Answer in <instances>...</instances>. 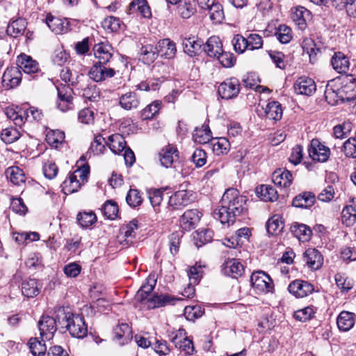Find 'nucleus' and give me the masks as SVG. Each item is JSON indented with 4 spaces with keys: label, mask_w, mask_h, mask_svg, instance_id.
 Returning <instances> with one entry per match:
<instances>
[{
    "label": "nucleus",
    "mask_w": 356,
    "mask_h": 356,
    "mask_svg": "<svg viewBox=\"0 0 356 356\" xmlns=\"http://www.w3.org/2000/svg\"><path fill=\"white\" fill-rule=\"evenodd\" d=\"M106 65L99 62L95 63L88 72L89 77L96 82L103 81L108 78L113 77L115 75V70L106 67Z\"/></svg>",
    "instance_id": "obj_9"
},
{
    "label": "nucleus",
    "mask_w": 356,
    "mask_h": 356,
    "mask_svg": "<svg viewBox=\"0 0 356 356\" xmlns=\"http://www.w3.org/2000/svg\"><path fill=\"white\" fill-rule=\"evenodd\" d=\"M161 102L160 101H154L152 104L147 106L141 111L140 116L144 120L153 118L159 111Z\"/></svg>",
    "instance_id": "obj_50"
},
{
    "label": "nucleus",
    "mask_w": 356,
    "mask_h": 356,
    "mask_svg": "<svg viewBox=\"0 0 356 356\" xmlns=\"http://www.w3.org/2000/svg\"><path fill=\"white\" fill-rule=\"evenodd\" d=\"M250 282L257 293H273L274 284L271 277L265 272L258 270L252 273Z\"/></svg>",
    "instance_id": "obj_3"
},
{
    "label": "nucleus",
    "mask_w": 356,
    "mask_h": 356,
    "mask_svg": "<svg viewBox=\"0 0 356 356\" xmlns=\"http://www.w3.org/2000/svg\"><path fill=\"white\" fill-rule=\"evenodd\" d=\"M180 298H175L174 296L165 294L155 295L149 298L146 302L147 307L149 309L164 307L168 305H175L177 300Z\"/></svg>",
    "instance_id": "obj_18"
},
{
    "label": "nucleus",
    "mask_w": 356,
    "mask_h": 356,
    "mask_svg": "<svg viewBox=\"0 0 356 356\" xmlns=\"http://www.w3.org/2000/svg\"><path fill=\"white\" fill-rule=\"evenodd\" d=\"M42 288L40 282L33 278H28L22 283V293L28 298H33L38 296Z\"/></svg>",
    "instance_id": "obj_25"
},
{
    "label": "nucleus",
    "mask_w": 356,
    "mask_h": 356,
    "mask_svg": "<svg viewBox=\"0 0 356 356\" xmlns=\"http://www.w3.org/2000/svg\"><path fill=\"white\" fill-rule=\"evenodd\" d=\"M308 152L313 160L319 162L326 161L330 154V149L321 143L318 139H313L311 141Z\"/></svg>",
    "instance_id": "obj_11"
},
{
    "label": "nucleus",
    "mask_w": 356,
    "mask_h": 356,
    "mask_svg": "<svg viewBox=\"0 0 356 356\" xmlns=\"http://www.w3.org/2000/svg\"><path fill=\"white\" fill-rule=\"evenodd\" d=\"M21 136L19 131L13 127L6 128L1 134V140L6 143H12L18 140Z\"/></svg>",
    "instance_id": "obj_55"
},
{
    "label": "nucleus",
    "mask_w": 356,
    "mask_h": 356,
    "mask_svg": "<svg viewBox=\"0 0 356 356\" xmlns=\"http://www.w3.org/2000/svg\"><path fill=\"white\" fill-rule=\"evenodd\" d=\"M294 91L298 95L311 96L316 90L314 81L308 76H302L297 79L293 84Z\"/></svg>",
    "instance_id": "obj_12"
},
{
    "label": "nucleus",
    "mask_w": 356,
    "mask_h": 356,
    "mask_svg": "<svg viewBox=\"0 0 356 356\" xmlns=\"http://www.w3.org/2000/svg\"><path fill=\"white\" fill-rule=\"evenodd\" d=\"M234 49L238 54L243 53L248 49L247 39L241 35H235L232 40Z\"/></svg>",
    "instance_id": "obj_61"
},
{
    "label": "nucleus",
    "mask_w": 356,
    "mask_h": 356,
    "mask_svg": "<svg viewBox=\"0 0 356 356\" xmlns=\"http://www.w3.org/2000/svg\"><path fill=\"white\" fill-rule=\"evenodd\" d=\"M201 218V213L197 209L187 210L181 218V225L184 229L191 230L197 225Z\"/></svg>",
    "instance_id": "obj_21"
},
{
    "label": "nucleus",
    "mask_w": 356,
    "mask_h": 356,
    "mask_svg": "<svg viewBox=\"0 0 356 356\" xmlns=\"http://www.w3.org/2000/svg\"><path fill=\"white\" fill-rule=\"evenodd\" d=\"M240 92V83L238 79L231 77L225 79L218 88V93L225 99L236 97Z\"/></svg>",
    "instance_id": "obj_6"
},
{
    "label": "nucleus",
    "mask_w": 356,
    "mask_h": 356,
    "mask_svg": "<svg viewBox=\"0 0 356 356\" xmlns=\"http://www.w3.org/2000/svg\"><path fill=\"white\" fill-rule=\"evenodd\" d=\"M212 150L216 155L226 154L229 150V143L225 138H218L211 140Z\"/></svg>",
    "instance_id": "obj_44"
},
{
    "label": "nucleus",
    "mask_w": 356,
    "mask_h": 356,
    "mask_svg": "<svg viewBox=\"0 0 356 356\" xmlns=\"http://www.w3.org/2000/svg\"><path fill=\"white\" fill-rule=\"evenodd\" d=\"M156 46L146 44L142 46L139 51V59L145 64L152 63L158 56Z\"/></svg>",
    "instance_id": "obj_32"
},
{
    "label": "nucleus",
    "mask_w": 356,
    "mask_h": 356,
    "mask_svg": "<svg viewBox=\"0 0 356 356\" xmlns=\"http://www.w3.org/2000/svg\"><path fill=\"white\" fill-rule=\"evenodd\" d=\"M69 58V54L64 49L63 46H58L52 54L53 62L58 65H62L67 62Z\"/></svg>",
    "instance_id": "obj_57"
},
{
    "label": "nucleus",
    "mask_w": 356,
    "mask_h": 356,
    "mask_svg": "<svg viewBox=\"0 0 356 356\" xmlns=\"http://www.w3.org/2000/svg\"><path fill=\"white\" fill-rule=\"evenodd\" d=\"M102 25L106 31L111 32L117 31L120 27V21L117 17L109 16L103 20Z\"/></svg>",
    "instance_id": "obj_63"
},
{
    "label": "nucleus",
    "mask_w": 356,
    "mask_h": 356,
    "mask_svg": "<svg viewBox=\"0 0 356 356\" xmlns=\"http://www.w3.org/2000/svg\"><path fill=\"white\" fill-rule=\"evenodd\" d=\"M288 291L295 297L302 298L312 294L314 286L307 281L296 280L289 284Z\"/></svg>",
    "instance_id": "obj_8"
},
{
    "label": "nucleus",
    "mask_w": 356,
    "mask_h": 356,
    "mask_svg": "<svg viewBox=\"0 0 356 356\" xmlns=\"http://www.w3.org/2000/svg\"><path fill=\"white\" fill-rule=\"evenodd\" d=\"M65 133L60 130H50L46 135L47 143L55 148H58L64 142Z\"/></svg>",
    "instance_id": "obj_45"
},
{
    "label": "nucleus",
    "mask_w": 356,
    "mask_h": 356,
    "mask_svg": "<svg viewBox=\"0 0 356 356\" xmlns=\"http://www.w3.org/2000/svg\"><path fill=\"white\" fill-rule=\"evenodd\" d=\"M88 174V166L79 168L70 174L68 177L62 184L64 193L65 194H70L78 191L81 185L86 181Z\"/></svg>",
    "instance_id": "obj_2"
},
{
    "label": "nucleus",
    "mask_w": 356,
    "mask_h": 356,
    "mask_svg": "<svg viewBox=\"0 0 356 356\" xmlns=\"http://www.w3.org/2000/svg\"><path fill=\"white\" fill-rule=\"evenodd\" d=\"M127 204L131 207H136L141 204L143 199L140 192L136 189H130L126 197Z\"/></svg>",
    "instance_id": "obj_64"
},
{
    "label": "nucleus",
    "mask_w": 356,
    "mask_h": 356,
    "mask_svg": "<svg viewBox=\"0 0 356 356\" xmlns=\"http://www.w3.org/2000/svg\"><path fill=\"white\" fill-rule=\"evenodd\" d=\"M315 195L312 192H304L297 195L293 200V205L299 208H309L315 202Z\"/></svg>",
    "instance_id": "obj_39"
},
{
    "label": "nucleus",
    "mask_w": 356,
    "mask_h": 356,
    "mask_svg": "<svg viewBox=\"0 0 356 356\" xmlns=\"http://www.w3.org/2000/svg\"><path fill=\"white\" fill-rule=\"evenodd\" d=\"M38 328L42 341H49L57 330L56 320L49 316H42L38 322Z\"/></svg>",
    "instance_id": "obj_10"
},
{
    "label": "nucleus",
    "mask_w": 356,
    "mask_h": 356,
    "mask_svg": "<svg viewBox=\"0 0 356 356\" xmlns=\"http://www.w3.org/2000/svg\"><path fill=\"white\" fill-rule=\"evenodd\" d=\"M129 14L139 13L142 17L149 18L152 15L150 8L146 0H135L130 3Z\"/></svg>",
    "instance_id": "obj_31"
},
{
    "label": "nucleus",
    "mask_w": 356,
    "mask_h": 356,
    "mask_svg": "<svg viewBox=\"0 0 356 356\" xmlns=\"http://www.w3.org/2000/svg\"><path fill=\"white\" fill-rule=\"evenodd\" d=\"M293 236L302 242L308 241L312 234L310 227L305 224L293 222L291 226Z\"/></svg>",
    "instance_id": "obj_29"
},
{
    "label": "nucleus",
    "mask_w": 356,
    "mask_h": 356,
    "mask_svg": "<svg viewBox=\"0 0 356 356\" xmlns=\"http://www.w3.org/2000/svg\"><path fill=\"white\" fill-rule=\"evenodd\" d=\"M265 113L270 120H280L283 113L281 104L276 101L269 102L265 108Z\"/></svg>",
    "instance_id": "obj_41"
},
{
    "label": "nucleus",
    "mask_w": 356,
    "mask_h": 356,
    "mask_svg": "<svg viewBox=\"0 0 356 356\" xmlns=\"http://www.w3.org/2000/svg\"><path fill=\"white\" fill-rule=\"evenodd\" d=\"M22 79L21 71L19 68L12 67L8 68L2 76V81L4 85L10 88H14L19 85Z\"/></svg>",
    "instance_id": "obj_24"
},
{
    "label": "nucleus",
    "mask_w": 356,
    "mask_h": 356,
    "mask_svg": "<svg viewBox=\"0 0 356 356\" xmlns=\"http://www.w3.org/2000/svg\"><path fill=\"white\" fill-rule=\"evenodd\" d=\"M28 345L33 355L40 356L45 354L47 350L46 345L39 341L38 338H31L29 341Z\"/></svg>",
    "instance_id": "obj_54"
},
{
    "label": "nucleus",
    "mask_w": 356,
    "mask_h": 356,
    "mask_svg": "<svg viewBox=\"0 0 356 356\" xmlns=\"http://www.w3.org/2000/svg\"><path fill=\"white\" fill-rule=\"evenodd\" d=\"M193 200V193L191 191L181 190L175 192L169 198V205L175 209L187 206Z\"/></svg>",
    "instance_id": "obj_13"
},
{
    "label": "nucleus",
    "mask_w": 356,
    "mask_h": 356,
    "mask_svg": "<svg viewBox=\"0 0 356 356\" xmlns=\"http://www.w3.org/2000/svg\"><path fill=\"white\" fill-rule=\"evenodd\" d=\"M104 215L108 219H115L118 213V207L117 204L112 200H108L102 207Z\"/></svg>",
    "instance_id": "obj_60"
},
{
    "label": "nucleus",
    "mask_w": 356,
    "mask_h": 356,
    "mask_svg": "<svg viewBox=\"0 0 356 356\" xmlns=\"http://www.w3.org/2000/svg\"><path fill=\"white\" fill-rule=\"evenodd\" d=\"M275 36L280 42L286 44L292 38L291 29L286 25H280L276 31Z\"/></svg>",
    "instance_id": "obj_58"
},
{
    "label": "nucleus",
    "mask_w": 356,
    "mask_h": 356,
    "mask_svg": "<svg viewBox=\"0 0 356 356\" xmlns=\"http://www.w3.org/2000/svg\"><path fill=\"white\" fill-rule=\"evenodd\" d=\"M95 57L100 63L107 64L113 54V48L107 41L100 42L93 47Z\"/></svg>",
    "instance_id": "obj_14"
},
{
    "label": "nucleus",
    "mask_w": 356,
    "mask_h": 356,
    "mask_svg": "<svg viewBox=\"0 0 356 356\" xmlns=\"http://www.w3.org/2000/svg\"><path fill=\"white\" fill-rule=\"evenodd\" d=\"M354 313L343 311L338 316L337 323L339 329L342 331H348L355 324Z\"/></svg>",
    "instance_id": "obj_34"
},
{
    "label": "nucleus",
    "mask_w": 356,
    "mask_h": 356,
    "mask_svg": "<svg viewBox=\"0 0 356 356\" xmlns=\"http://www.w3.org/2000/svg\"><path fill=\"white\" fill-rule=\"evenodd\" d=\"M209 11V17L214 23H220L224 17V11L222 6L218 2L216 1L207 8Z\"/></svg>",
    "instance_id": "obj_48"
},
{
    "label": "nucleus",
    "mask_w": 356,
    "mask_h": 356,
    "mask_svg": "<svg viewBox=\"0 0 356 356\" xmlns=\"http://www.w3.org/2000/svg\"><path fill=\"white\" fill-rule=\"evenodd\" d=\"M309 11L305 7L299 6L296 7L292 13L291 17L300 29H304L306 26L307 18L309 17Z\"/></svg>",
    "instance_id": "obj_46"
},
{
    "label": "nucleus",
    "mask_w": 356,
    "mask_h": 356,
    "mask_svg": "<svg viewBox=\"0 0 356 356\" xmlns=\"http://www.w3.org/2000/svg\"><path fill=\"white\" fill-rule=\"evenodd\" d=\"M26 28V22L22 18L12 21L7 26L6 33L13 38H17L24 34Z\"/></svg>",
    "instance_id": "obj_38"
},
{
    "label": "nucleus",
    "mask_w": 356,
    "mask_h": 356,
    "mask_svg": "<svg viewBox=\"0 0 356 356\" xmlns=\"http://www.w3.org/2000/svg\"><path fill=\"white\" fill-rule=\"evenodd\" d=\"M160 161L163 166L170 168L178 159V150L172 145H168L159 152Z\"/></svg>",
    "instance_id": "obj_22"
},
{
    "label": "nucleus",
    "mask_w": 356,
    "mask_h": 356,
    "mask_svg": "<svg viewBox=\"0 0 356 356\" xmlns=\"http://www.w3.org/2000/svg\"><path fill=\"white\" fill-rule=\"evenodd\" d=\"M257 192L264 201L274 202L278 198L277 191L270 185H261Z\"/></svg>",
    "instance_id": "obj_47"
},
{
    "label": "nucleus",
    "mask_w": 356,
    "mask_h": 356,
    "mask_svg": "<svg viewBox=\"0 0 356 356\" xmlns=\"http://www.w3.org/2000/svg\"><path fill=\"white\" fill-rule=\"evenodd\" d=\"M341 221L346 227H350L356 223V198L350 200L348 204L341 211Z\"/></svg>",
    "instance_id": "obj_19"
},
{
    "label": "nucleus",
    "mask_w": 356,
    "mask_h": 356,
    "mask_svg": "<svg viewBox=\"0 0 356 356\" xmlns=\"http://www.w3.org/2000/svg\"><path fill=\"white\" fill-rule=\"evenodd\" d=\"M6 176L15 185H19L25 181V175L22 170L17 166L7 168Z\"/></svg>",
    "instance_id": "obj_43"
},
{
    "label": "nucleus",
    "mask_w": 356,
    "mask_h": 356,
    "mask_svg": "<svg viewBox=\"0 0 356 356\" xmlns=\"http://www.w3.org/2000/svg\"><path fill=\"white\" fill-rule=\"evenodd\" d=\"M184 51L190 56L197 54L203 45L202 41L195 38H184L182 42Z\"/></svg>",
    "instance_id": "obj_42"
},
{
    "label": "nucleus",
    "mask_w": 356,
    "mask_h": 356,
    "mask_svg": "<svg viewBox=\"0 0 356 356\" xmlns=\"http://www.w3.org/2000/svg\"><path fill=\"white\" fill-rule=\"evenodd\" d=\"M332 65L339 73H346L350 66L348 58L342 52H335L332 57Z\"/></svg>",
    "instance_id": "obj_27"
},
{
    "label": "nucleus",
    "mask_w": 356,
    "mask_h": 356,
    "mask_svg": "<svg viewBox=\"0 0 356 356\" xmlns=\"http://www.w3.org/2000/svg\"><path fill=\"white\" fill-rule=\"evenodd\" d=\"M82 95L86 99L92 102H97L100 99V92L96 86H90L83 90Z\"/></svg>",
    "instance_id": "obj_62"
},
{
    "label": "nucleus",
    "mask_w": 356,
    "mask_h": 356,
    "mask_svg": "<svg viewBox=\"0 0 356 356\" xmlns=\"http://www.w3.org/2000/svg\"><path fill=\"white\" fill-rule=\"evenodd\" d=\"M115 338L120 345L128 343L132 339V332L127 323H122L114 330Z\"/></svg>",
    "instance_id": "obj_35"
},
{
    "label": "nucleus",
    "mask_w": 356,
    "mask_h": 356,
    "mask_svg": "<svg viewBox=\"0 0 356 356\" xmlns=\"http://www.w3.org/2000/svg\"><path fill=\"white\" fill-rule=\"evenodd\" d=\"M57 108L63 112L74 109L72 89L69 86L65 85L57 87Z\"/></svg>",
    "instance_id": "obj_7"
},
{
    "label": "nucleus",
    "mask_w": 356,
    "mask_h": 356,
    "mask_svg": "<svg viewBox=\"0 0 356 356\" xmlns=\"http://www.w3.org/2000/svg\"><path fill=\"white\" fill-rule=\"evenodd\" d=\"M46 23L49 28L56 34L65 33L68 29L67 22L51 15L47 17Z\"/></svg>",
    "instance_id": "obj_40"
},
{
    "label": "nucleus",
    "mask_w": 356,
    "mask_h": 356,
    "mask_svg": "<svg viewBox=\"0 0 356 356\" xmlns=\"http://www.w3.org/2000/svg\"><path fill=\"white\" fill-rule=\"evenodd\" d=\"M337 95L343 102L355 101L356 99V78L352 75L346 76L343 80L341 87L337 90Z\"/></svg>",
    "instance_id": "obj_5"
},
{
    "label": "nucleus",
    "mask_w": 356,
    "mask_h": 356,
    "mask_svg": "<svg viewBox=\"0 0 356 356\" xmlns=\"http://www.w3.org/2000/svg\"><path fill=\"white\" fill-rule=\"evenodd\" d=\"M182 332L183 330H179V336L177 334L172 338L171 341L176 348L183 351L186 355H191L195 351L193 343L188 337L182 338Z\"/></svg>",
    "instance_id": "obj_23"
},
{
    "label": "nucleus",
    "mask_w": 356,
    "mask_h": 356,
    "mask_svg": "<svg viewBox=\"0 0 356 356\" xmlns=\"http://www.w3.org/2000/svg\"><path fill=\"white\" fill-rule=\"evenodd\" d=\"M303 261L312 270L319 269L323 264L321 252L314 248H308L305 250L303 254Z\"/></svg>",
    "instance_id": "obj_15"
},
{
    "label": "nucleus",
    "mask_w": 356,
    "mask_h": 356,
    "mask_svg": "<svg viewBox=\"0 0 356 356\" xmlns=\"http://www.w3.org/2000/svg\"><path fill=\"white\" fill-rule=\"evenodd\" d=\"M213 237V232L210 229H199L197 230L193 238L196 241L195 244L197 247L210 242Z\"/></svg>",
    "instance_id": "obj_53"
},
{
    "label": "nucleus",
    "mask_w": 356,
    "mask_h": 356,
    "mask_svg": "<svg viewBox=\"0 0 356 356\" xmlns=\"http://www.w3.org/2000/svg\"><path fill=\"white\" fill-rule=\"evenodd\" d=\"M246 202V197L240 195L237 189L229 188L224 193L220 206L213 211V217L222 224H232L236 216L247 210Z\"/></svg>",
    "instance_id": "obj_1"
},
{
    "label": "nucleus",
    "mask_w": 356,
    "mask_h": 356,
    "mask_svg": "<svg viewBox=\"0 0 356 356\" xmlns=\"http://www.w3.org/2000/svg\"><path fill=\"white\" fill-rule=\"evenodd\" d=\"M140 98L136 92H128L120 98V105L124 110L137 108L140 104Z\"/></svg>",
    "instance_id": "obj_28"
},
{
    "label": "nucleus",
    "mask_w": 356,
    "mask_h": 356,
    "mask_svg": "<svg viewBox=\"0 0 356 356\" xmlns=\"http://www.w3.org/2000/svg\"><path fill=\"white\" fill-rule=\"evenodd\" d=\"M316 311V309L313 306H308L296 311L293 314V316L298 321L305 322L314 316Z\"/></svg>",
    "instance_id": "obj_52"
},
{
    "label": "nucleus",
    "mask_w": 356,
    "mask_h": 356,
    "mask_svg": "<svg viewBox=\"0 0 356 356\" xmlns=\"http://www.w3.org/2000/svg\"><path fill=\"white\" fill-rule=\"evenodd\" d=\"M244 270L243 266L235 259L227 261L222 267L223 273L230 277H237L241 276Z\"/></svg>",
    "instance_id": "obj_30"
},
{
    "label": "nucleus",
    "mask_w": 356,
    "mask_h": 356,
    "mask_svg": "<svg viewBox=\"0 0 356 356\" xmlns=\"http://www.w3.org/2000/svg\"><path fill=\"white\" fill-rule=\"evenodd\" d=\"M66 328L73 337L82 339L87 335L88 327L84 318L76 314L65 316Z\"/></svg>",
    "instance_id": "obj_4"
},
{
    "label": "nucleus",
    "mask_w": 356,
    "mask_h": 356,
    "mask_svg": "<svg viewBox=\"0 0 356 356\" xmlns=\"http://www.w3.org/2000/svg\"><path fill=\"white\" fill-rule=\"evenodd\" d=\"M79 225L83 228H87L93 225L97 221L95 213L90 211L79 212L76 217Z\"/></svg>",
    "instance_id": "obj_49"
},
{
    "label": "nucleus",
    "mask_w": 356,
    "mask_h": 356,
    "mask_svg": "<svg viewBox=\"0 0 356 356\" xmlns=\"http://www.w3.org/2000/svg\"><path fill=\"white\" fill-rule=\"evenodd\" d=\"M303 51H305L309 56L310 62L314 63L321 55L324 48L316 44L312 38H306L303 40L302 43Z\"/></svg>",
    "instance_id": "obj_20"
},
{
    "label": "nucleus",
    "mask_w": 356,
    "mask_h": 356,
    "mask_svg": "<svg viewBox=\"0 0 356 356\" xmlns=\"http://www.w3.org/2000/svg\"><path fill=\"white\" fill-rule=\"evenodd\" d=\"M202 268V266L195 264L188 268L187 274L191 285H196L200 282L203 275Z\"/></svg>",
    "instance_id": "obj_51"
},
{
    "label": "nucleus",
    "mask_w": 356,
    "mask_h": 356,
    "mask_svg": "<svg viewBox=\"0 0 356 356\" xmlns=\"http://www.w3.org/2000/svg\"><path fill=\"white\" fill-rule=\"evenodd\" d=\"M211 131L209 125L204 124L201 127H196L193 133V138L195 143L205 144L211 140Z\"/></svg>",
    "instance_id": "obj_36"
},
{
    "label": "nucleus",
    "mask_w": 356,
    "mask_h": 356,
    "mask_svg": "<svg viewBox=\"0 0 356 356\" xmlns=\"http://www.w3.org/2000/svg\"><path fill=\"white\" fill-rule=\"evenodd\" d=\"M158 55L166 59L173 58L177 52L175 43L169 38L161 40L156 44Z\"/></svg>",
    "instance_id": "obj_17"
},
{
    "label": "nucleus",
    "mask_w": 356,
    "mask_h": 356,
    "mask_svg": "<svg viewBox=\"0 0 356 356\" xmlns=\"http://www.w3.org/2000/svg\"><path fill=\"white\" fill-rule=\"evenodd\" d=\"M204 51L209 56L216 58L222 51V44L218 36L210 37L205 44H204Z\"/></svg>",
    "instance_id": "obj_26"
},
{
    "label": "nucleus",
    "mask_w": 356,
    "mask_h": 356,
    "mask_svg": "<svg viewBox=\"0 0 356 356\" xmlns=\"http://www.w3.org/2000/svg\"><path fill=\"white\" fill-rule=\"evenodd\" d=\"M268 54L270 60L277 68L281 70L286 68L287 62L285 60V55L282 52L270 50Z\"/></svg>",
    "instance_id": "obj_56"
},
{
    "label": "nucleus",
    "mask_w": 356,
    "mask_h": 356,
    "mask_svg": "<svg viewBox=\"0 0 356 356\" xmlns=\"http://www.w3.org/2000/svg\"><path fill=\"white\" fill-rule=\"evenodd\" d=\"M283 229V222L278 216H274L267 222V230L272 234L280 232Z\"/></svg>",
    "instance_id": "obj_59"
},
{
    "label": "nucleus",
    "mask_w": 356,
    "mask_h": 356,
    "mask_svg": "<svg viewBox=\"0 0 356 356\" xmlns=\"http://www.w3.org/2000/svg\"><path fill=\"white\" fill-rule=\"evenodd\" d=\"M273 181L275 185L289 187L292 183V175L287 170L278 169L273 173Z\"/></svg>",
    "instance_id": "obj_33"
},
{
    "label": "nucleus",
    "mask_w": 356,
    "mask_h": 356,
    "mask_svg": "<svg viewBox=\"0 0 356 356\" xmlns=\"http://www.w3.org/2000/svg\"><path fill=\"white\" fill-rule=\"evenodd\" d=\"M106 145L115 154H119L126 148V142L124 138L119 134H115L110 136L106 141Z\"/></svg>",
    "instance_id": "obj_37"
},
{
    "label": "nucleus",
    "mask_w": 356,
    "mask_h": 356,
    "mask_svg": "<svg viewBox=\"0 0 356 356\" xmlns=\"http://www.w3.org/2000/svg\"><path fill=\"white\" fill-rule=\"evenodd\" d=\"M17 63L18 65L17 68L19 70H22L25 74H31L39 71L38 63L29 55L20 54L17 57Z\"/></svg>",
    "instance_id": "obj_16"
}]
</instances>
